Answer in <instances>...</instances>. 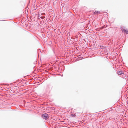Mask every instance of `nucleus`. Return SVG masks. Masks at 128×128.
<instances>
[{
  "mask_svg": "<svg viewBox=\"0 0 128 128\" xmlns=\"http://www.w3.org/2000/svg\"><path fill=\"white\" fill-rule=\"evenodd\" d=\"M94 14H100V11H96L95 12H94Z\"/></svg>",
  "mask_w": 128,
  "mask_h": 128,
  "instance_id": "20e7f679",
  "label": "nucleus"
},
{
  "mask_svg": "<svg viewBox=\"0 0 128 128\" xmlns=\"http://www.w3.org/2000/svg\"><path fill=\"white\" fill-rule=\"evenodd\" d=\"M122 31H124L126 34H128V31L126 29L124 28V27L122 28Z\"/></svg>",
  "mask_w": 128,
  "mask_h": 128,
  "instance_id": "f03ea898",
  "label": "nucleus"
},
{
  "mask_svg": "<svg viewBox=\"0 0 128 128\" xmlns=\"http://www.w3.org/2000/svg\"><path fill=\"white\" fill-rule=\"evenodd\" d=\"M73 116H75V115L74 114H73L72 115Z\"/></svg>",
  "mask_w": 128,
  "mask_h": 128,
  "instance_id": "39448f33",
  "label": "nucleus"
},
{
  "mask_svg": "<svg viewBox=\"0 0 128 128\" xmlns=\"http://www.w3.org/2000/svg\"><path fill=\"white\" fill-rule=\"evenodd\" d=\"M124 73L122 71H120L118 72V74L119 75H121Z\"/></svg>",
  "mask_w": 128,
  "mask_h": 128,
  "instance_id": "7ed1b4c3",
  "label": "nucleus"
},
{
  "mask_svg": "<svg viewBox=\"0 0 128 128\" xmlns=\"http://www.w3.org/2000/svg\"><path fill=\"white\" fill-rule=\"evenodd\" d=\"M42 116L43 118L45 120L48 119L49 117L48 114H43L42 115Z\"/></svg>",
  "mask_w": 128,
  "mask_h": 128,
  "instance_id": "f257e3e1",
  "label": "nucleus"
}]
</instances>
